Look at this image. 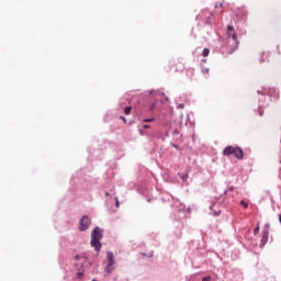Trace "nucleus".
I'll list each match as a JSON object with an SVG mask.
<instances>
[{"label":"nucleus","mask_w":281,"mask_h":281,"mask_svg":"<svg viewBox=\"0 0 281 281\" xmlns=\"http://www.w3.org/2000/svg\"><path fill=\"white\" fill-rule=\"evenodd\" d=\"M263 113H265V112L259 111V115H260V117H262Z\"/></svg>","instance_id":"6ab92c4d"},{"label":"nucleus","mask_w":281,"mask_h":281,"mask_svg":"<svg viewBox=\"0 0 281 281\" xmlns=\"http://www.w3.org/2000/svg\"><path fill=\"white\" fill-rule=\"evenodd\" d=\"M181 179H182V181H187L188 180V175H182Z\"/></svg>","instance_id":"f8f14e48"},{"label":"nucleus","mask_w":281,"mask_h":281,"mask_svg":"<svg viewBox=\"0 0 281 281\" xmlns=\"http://www.w3.org/2000/svg\"><path fill=\"white\" fill-rule=\"evenodd\" d=\"M83 273L82 272H77V278H82Z\"/></svg>","instance_id":"dca6fc26"},{"label":"nucleus","mask_w":281,"mask_h":281,"mask_svg":"<svg viewBox=\"0 0 281 281\" xmlns=\"http://www.w3.org/2000/svg\"><path fill=\"white\" fill-rule=\"evenodd\" d=\"M121 119L124 121V123L126 124V117L121 116Z\"/></svg>","instance_id":"aec40b11"},{"label":"nucleus","mask_w":281,"mask_h":281,"mask_svg":"<svg viewBox=\"0 0 281 281\" xmlns=\"http://www.w3.org/2000/svg\"><path fill=\"white\" fill-rule=\"evenodd\" d=\"M202 56L204 58H207V56H210V48H204L203 52H202Z\"/></svg>","instance_id":"423d86ee"},{"label":"nucleus","mask_w":281,"mask_h":281,"mask_svg":"<svg viewBox=\"0 0 281 281\" xmlns=\"http://www.w3.org/2000/svg\"><path fill=\"white\" fill-rule=\"evenodd\" d=\"M183 106H184L183 104H180V105L178 106V109H183Z\"/></svg>","instance_id":"4be33fe9"},{"label":"nucleus","mask_w":281,"mask_h":281,"mask_svg":"<svg viewBox=\"0 0 281 281\" xmlns=\"http://www.w3.org/2000/svg\"><path fill=\"white\" fill-rule=\"evenodd\" d=\"M105 196H109V192L105 193Z\"/></svg>","instance_id":"393cba45"},{"label":"nucleus","mask_w":281,"mask_h":281,"mask_svg":"<svg viewBox=\"0 0 281 281\" xmlns=\"http://www.w3.org/2000/svg\"><path fill=\"white\" fill-rule=\"evenodd\" d=\"M207 22H210V18H207Z\"/></svg>","instance_id":"a878e982"},{"label":"nucleus","mask_w":281,"mask_h":281,"mask_svg":"<svg viewBox=\"0 0 281 281\" xmlns=\"http://www.w3.org/2000/svg\"><path fill=\"white\" fill-rule=\"evenodd\" d=\"M144 122H155V119H145Z\"/></svg>","instance_id":"2eb2a0df"},{"label":"nucleus","mask_w":281,"mask_h":281,"mask_svg":"<svg viewBox=\"0 0 281 281\" xmlns=\"http://www.w3.org/2000/svg\"><path fill=\"white\" fill-rule=\"evenodd\" d=\"M260 232V226H257L255 229H254V233L255 234H258Z\"/></svg>","instance_id":"ddd939ff"},{"label":"nucleus","mask_w":281,"mask_h":281,"mask_svg":"<svg viewBox=\"0 0 281 281\" xmlns=\"http://www.w3.org/2000/svg\"><path fill=\"white\" fill-rule=\"evenodd\" d=\"M100 240H102V231L100 229V227H95L91 234L90 245L91 247H94L97 251H100V249H102V244L100 243Z\"/></svg>","instance_id":"f257e3e1"},{"label":"nucleus","mask_w":281,"mask_h":281,"mask_svg":"<svg viewBox=\"0 0 281 281\" xmlns=\"http://www.w3.org/2000/svg\"><path fill=\"white\" fill-rule=\"evenodd\" d=\"M116 207H120V201L116 200Z\"/></svg>","instance_id":"412c9836"},{"label":"nucleus","mask_w":281,"mask_h":281,"mask_svg":"<svg viewBox=\"0 0 281 281\" xmlns=\"http://www.w3.org/2000/svg\"><path fill=\"white\" fill-rule=\"evenodd\" d=\"M176 71H183V64L181 63L176 64Z\"/></svg>","instance_id":"0eeeda50"},{"label":"nucleus","mask_w":281,"mask_h":281,"mask_svg":"<svg viewBox=\"0 0 281 281\" xmlns=\"http://www.w3.org/2000/svg\"><path fill=\"white\" fill-rule=\"evenodd\" d=\"M90 225H91V218H89V216H87V215L82 216L79 222L80 232H87V229H89Z\"/></svg>","instance_id":"20e7f679"},{"label":"nucleus","mask_w":281,"mask_h":281,"mask_svg":"<svg viewBox=\"0 0 281 281\" xmlns=\"http://www.w3.org/2000/svg\"><path fill=\"white\" fill-rule=\"evenodd\" d=\"M115 269V256L113 255V252H108V263L104 268V271L108 276H110V273H113Z\"/></svg>","instance_id":"7ed1b4c3"},{"label":"nucleus","mask_w":281,"mask_h":281,"mask_svg":"<svg viewBox=\"0 0 281 281\" xmlns=\"http://www.w3.org/2000/svg\"><path fill=\"white\" fill-rule=\"evenodd\" d=\"M214 206H211L210 209L213 210Z\"/></svg>","instance_id":"bb28decb"},{"label":"nucleus","mask_w":281,"mask_h":281,"mask_svg":"<svg viewBox=\"0 0 281 281\" xmlns=\"http://www.w3.org/2000/svg\"><path fill=\"white\" fill-rule=\"evenodd\" d=\"M223 155H225V157H229V155H234L236 159H239V160L245 158V151H243V148L234 147V146H227L223 150Z\"/></svg>","instance_id":"f03ea898"},{"label":"nucleus","mask_w":281,"mask_h":281,"mask_svg":"<svg viewBox=\"0 0 281 281\" xmlns=\"http://www.w3.org/2000/svg\"><path fill=\"white\" fill-rule=\"evenodd\" d=\"M211 280H212L211 276L202 278V281H211Z\"/></svg>","instance_id":"9b49d317"},{"label":"nucleus","mask_w":281,"mask_h":281,"mask_svg":"<svg viewBox=\"0 0 281 281\" xmlns=\"http://www.w3.org/2000/svg\"><path fill=\"white\" fill-rule=\"evenodd\" d=\"M131 111H133V108H132V106L125 108V109H124L125 115H131Z\"/></svg>","instance_id":"6e6552de"},{"label":"nucleus","mask_w":281,"mask_h":281,"mask_svg":"<svg viewBox=\"0 0 281 281\" xmlns=\"http://www.w3.org/2000/svg\"><path fill=\"white\" fill-rule=\"evenodd\" d=\"M228 38H232L236 47H238V35H236V33H228Z\"/></svg>","instance_id":"39448f33"},{"label":"nucleus","mask_w":281,"mask_h":281,"mask_svg":"<svg viewBox=\"0 0 281 281\" xmlns=\"http://www.w3.org/2000/svg\"><path fill=\"white\" fill-rule=\"evenodd\" d=\"M218 214H221V212H216V213H214V215H215V216H218Z\"/></svg>","instance_id":"5701e85b"},{"label":"nucleus","mask_w":281,"mask_h":281,"mask_svg":"<svg viewBox=\"0 0 281 281\" xmlns=\"http://www.w3.org/2000/svg\"><path fill=\"white\" fill-rule=\"evenodd\" d=\"M173 135H179V130L176 128V130L173 131Z\"/></svg>","instance_id":"f3484780"},{"label":"nucleus","mask_w":281,"mask_h":281,"mask_svg":"<svg viewBox=\"0 0 281 281\" xmlns=\"http://www.w3.org/2000/svg\"><path fill=\"white\" fill-rule=\"evenodd\" d=\"M269 236V233H265L262 236V243H267V238Z\"/></svg>","instance_id":"9d476101"},{"label":"nucleus","mask_w":281,"mask_h":281,"mask_svg":"<svg viewBox=\"0 0 281 281\" xmlns=\"http://www.w3.org/2000/svg\"><path fill=\"white\" fill-rule=\"evenodd\" d=\"M205 74H210V70H209V69H206V70H205Z\"/></svg>","instance_id":"b1692460"},{"label":"nucleus","mask_w":281,"mask_h":281,"mask_svg":"<svg viewBox=\"0 0 281 281\" xmlns=\"http://www.w3.org/2000/svg\"><path fill=\"white\" fill-rule=\"evenodd\" d=\"M239 205H241V207H245V210H247V207H249V204L245 200H241Z\"/></svg>","instance_id":"1a4fd4ad"},{"label":"nucleus","mask_w":281,"mask_h":281,"mask_svg":"<svg viewBox=\"0 0 281 281\" xmlns=\"http://www.w3.org/2000/svg\"><path fill=\"white\" fill-rule=\"evenodd\" d=\"M227 30H228V32H234V26L228 25V26H227Z\"/></svg>","instance_id":"4468645a"},{"label":"nucleus","mask_w":281,"mask_h":281,"mask_svg":"<svg viewBox=\"0 0 281 281\" xmlns=\"http://www.w3.org/2000/svg\"><path fill=\"white\" fill-rule=\"evenodd\" d=\"M144 128H150V125L145 124V125H144Z\"/></svg>","instance_id":"a211bd4d"}]
</instances>
